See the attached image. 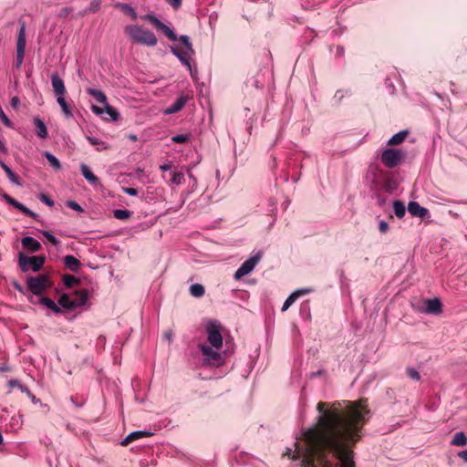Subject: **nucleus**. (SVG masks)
I'll list each match as a JSON object with an SVG mask.
<instances>
[{
    "instance_id": "obj_59",
    "label": "nucleus",
    "mask_w": 467,
    "mask_h": 467,
    "mask_svg": "<svg viewBox=\"0 0 467 467\" xmlns=\"http://www.w3.org/2000/svg\"><path fill=\"white\" fill-rule=\"evenodd\" d=\"M458 457L467 462V450L462 451L457 453Z\"/></svg>"
},
{
    "instance_id": "obj_22",
    "label": "nucleus",
    "mask_w": 467,
    "mask_h": 467,
    "mask_svg": "<svg viewBox=\"0 0 467 467\" xmlns=\"http://www.w3.org/2000/svg\"><path fill=\"white\" fill-rule=\"evenodd\" d=\"M65 266L72 272H78L80 267V262L74 255H66L63 258Z\"/></svg>"
},
{
    "instance_id": "obj_54",
    "label": "nucleus",
    "mask_w": 467,
    "mask_h": 467,
    "mask_svg": "<svg viewBox=\"0 0 467 467\" xmlns=\"http://www.w3.org/2000/svg\"><path fill=\"white\" fill-rule=\"evenodd\" d=\"M123 192L130 196L138 195V191L135 188H123Z\"/></svg>"
},
{
    "instance_id": "obj_10",
    "label": "nucleus",
    "mask_w": 467,
    "mask_h": 467,
    "mask_svg": "<svg viewBox=\"0 0 467 467\" xmlns=\"http://www.w3.org/2000/svg\"><path fill=\"white\" fill-rule=\"evenodd\" d=\"M141 19L149 21L156 29L161 31L171 41L174 42L178 39L174 31L167 25L163 24L157 16L151 14H146Z\"/></svg>"
},
{
    "instance_id": "obj_52",
    "label": "nucleus",
    "mask_w": 467,
    "mask_h": 467,
    "mask_svg": "<svg viewBox=\"0 0 467 467\" xmlns=\"http://www.w3.org/2000/svg\"><path fill=\"white\" fill-rule=\"evenodd\" d=\"M408 375L414 380L420 379V373L415 368H409L408 369Z\"/></svg>"
},
{
    "instance_id": "obj_4",
    "label": "nucleus",
    "mask_w": 467,
    "mask_h": 467,
    "mask_svg": "<svg viewBox=\"0 0 467 467\" xmlns=\"http://www.w3.org/2000/svg\"><path fill=\"white\" fill-rule=\"evenodd\" d=\"M179 39L182 47H171V52L181 61L182 65L187 67L191 76L194 78L195 74H197V69L192 67L191 61L195 52L191 43L190 37L186 35H182Z\"/></svg>"
},
{
    "instance_id": "obj_51",
    "label": "nucleus",
    "mask_w": 467,
    "mask_h": 467,
    "mask_svg": "<svg viewBox=\"0 0 467 467\" xmlns=\"http://www.w3.org/2000/svg\"><path fill=\"white\" fill-rule=\"evenodd\" d=\"M162 337L164 340H167L169 343L173 341V331L172 329H167L163 332Z\"/></svg>"
},
{
    "instance_id": "obj_49",
    "label": "nucleus",
    "mask_w": 467,
    "mask_h": 467,
    "mask_svg": "<svg viewBox=\"0 0 467 467\" xmlns=\"http://www.w3.org/2000/svg\"><path fill=\"white\" fill-rule=\"evenodd\" d=\"M38 199L49 207L54 206V202L46 194L41 193Z\"/></svg>"
},
{
    "instance_id": "obj_6",
    "label": "nucleus",
    "mask_w": 467,
    "mask_h": 467,
    "mask_svg": "<svg viewBox=\"0 0 467 467\" xmlns=\"http://www.w3.org/2000/svg\"><path fill=\"white\" fill-rule=\"evenodd\" d=\"M45 263L43 256H26L20 253L18 256V265L22 272L32 270L34 272L39 271Z\"/></svg>"
},
{
    "instance_id": "obj_48",
    "label": "nucleus",
    "mask_w": 467,
    "mask_h": 467,
    "mask_svg": "<svg viewBox=\"0 0 467 467\" xmlns=\"http://www.w3.org/2000/svg\"><path fill=\"white\" fill-rule=\"evenodd\" d=\"M188 177L191 180V183H190L191 190L188 192V194H190L191 192H194L197 188V179L194 177V175L191 171L188 172Z\"/></svg>"
},
{
    "instance_id": "obj_27",
    "label": "nucleus",
    "mask_w": 467,
    "mask_h": 467,
    "mask_svg": "<svg viewBox=\"0 0 467 467\" xmlns=\"http://www.w3.org/2000/svg\"><path fill=\"white\" fill-rule=\"evenodd\" d=\"M409 134L407 130H403L394 134L387 142L388 145H399L405 140Z\"/></svg>"
},
{
    "instance_id": "obj_38",
    "label": "nucleus",
    "mask_w": 467,
    "mask_h": 467,
    "mask_svg": "<svg viewBox=\"0 0 467 467\" xmlns=\"http://www.w3.org/2000/svg\"><path fill=\"white\" fill-rule=\"evenodd\" d=\"M113 215L119 220H127L130 217L131 213L129 210L116 209L113 212Z\"/></svg>"
},
{
    "instance_id": "obj_43",
    "label": "nucleus",
    "mask_w": 467,
    "mask_h": 467,
    "mask_svg": "<svg viewBox=\"0 0 467 467\" xmlns=\"http://www.w3.org/2000/svg\"><path fill=\"white\" fill-rule=\"evenodd\" d=\"M41 233L53 245L57 246L59 244L58 239L50 232L42 231Z\"/></svg>"
},
{
    "instance_id": "obj_1",
    "label": "nucleus",
    "mask_w": 467,
    "mask_h": 467,
    "mask_svg": "<svg viewBox=\"0 0 467 467\" xmlns=\"http://www.w3.org/2000/svg\"><path fill=\"white\" fill-rule=\"evenodd\" d=\"M317 410V425L304 430L285 454L301 467H355L351 446L361 439L369 418L366 400L320 401Z\"/></svg>"
},
{
    "instance_id": "obj_47",
    "label": "nucleus",
    "mask_w": 467,
    "mask_h": 467,
    "mask_svg": "<svg viewBox=\"0 0 467 467\" xmlns=\"http://www.w3.org/2000/svg\"><path fill=\"white\" fill-rule=\"evenodd\" d=\"M7 177L13 184H15L16 186L22 185V181H21L20 177L14 171H12L9 175H7Z\"/></svg>"
},
{
    "instance_id": "obj_33",
    "label": "nucleus",
    "mask_w": 467,
    "mask_h": 467,
    "mask_svg": "<svg viewBox=\"0 0 467 467\" xmlns=\"http://www.w3.org/2000/svg\"><path fill=\"white\" fill-rule=\"evenodd\" d=\"M58 304L61 307L67 308V309H74V304L72 301V297L68 296L67 294H63L59 299Z\"/></svg>"
},
{
    "instance_id": "obj_15",
    "label": "nucleus",
    "mask_w": 467,
    "mask_h": 467,
    "mask_svg": "<svg viewBox=\"0 0 467 467\" xmlns=\"http://www.w3.org/2000/svg\"><path fill=\"white\" fill-rule=\"evenodd\" d=\"M408 212L414 217L425 220L430 217V212L427 208L420 206L418 202L411 201L408 204Z\"/></svg>"
},
{
    "instance_id": "obj_58",
    "label": "nucleus",
    "mask_w": 467,
    "mask_h": 467,
    "mask_svg": "<svg viewBox=\"0 0 467 467\" xmlns=\"http://www.w3.org/2000/svg\"><path fill=\"white\" fill-rule=\"evenodd\" d=\"M167 2L175 8L182 5V0H167Z\"/></svg>"
},
{
    "instance_id": "obj_8",
    "label": "nucleus",
    "mask_w": 467,
    "mask_h": 467,
    "mask_svg": "<svg viewBox=\"0 0 467 467\" xmlns=\"http://www.w3.org/2000/svg\"><path fill=\"white\" fill-rule=\"evenodd\" d=\"M26 285L28 289L34 295H41L51 285V283L47 275H39L37 276L28 278Z\"/></svg>"
},
{
    "instance_id": "obj_32",
    "label": "nucleus",
    "mask_w": 467,
    "mask_h": 467,
    "mask_svg": "<svg viewBox=\"0 0 467 467\" xmlns=\"http://www.w3.org/2000/svg\"><path fill=\"white\" fill-rule=\"evenodd\" d=\"M393 211L395 215L401 219L404 217L406 213V207L401 201H394L393 202Z\"/></svg>"
},
{
    "instance_id": "obj_34",
    "label": "nucleus",
    "mask_w": 467,
    "mask_h": 467,
    "mask_svg": "<svg viewBox=\"0 0 467 467\" xmlns=\"http://www.w3.org/2000/svg\"><path fill=\"white\" fill-rule=\"evenodd\" d=\"M44 156L48 161L49 164L55 169V170H60L61 169V163L59 160L51 152L45 151Z\"/></svg>"
},
{
    "instance_id": "obj_25",
    "label": "nucleus",
    "mask_w": 467,
    "mask_h": 467,
    "mask_svg": "<svg viewBox=\"0 0 467 467\" xmlns=\"http://www.w3.org/2000/svg\"><path fill=\"white\" fill-rule=\"evenodd\" d=\"M87 92L92 96L99 103L103 104L104 106L108 104L107 96L105 93L99 89L88 88Z\"/></svg>"
},
{
    "instance_id": "obj_23",
    "label": "nucleus",
    "mask_w": 467,
    "mask_h": 467,
    "mask_svg": "<svg viewBox=\"0 0 467 467\" xmlns=\"http://www.w3.org/2000/svg\"><path fill=\"white\" fill-rule=\"evenodd\" d=\"M114 7L120 9L125 15L129 16L133 20L138 17L136 10L129 4L118 2L114 5Z\"/></svg>"
},
{
    "instance_id": "obj_7",
    "label": "nucleus",
    "mask_w": 467,
    "mask_h": 467,
    "mask_svg": "<svg viewBox=\"0 0 467 467\" xmlns=\"http://www.w3.org/2000/svg\"><path fill=\"white\" fill-rule=\"evenodd\" d=\"M404 153L398 149H386L380 155V161L387 168L392 169L400 165Z\"/></svg>"
},
{
    "instance_id": "obj_35",
    "label": "nucleus",
    "mask_w": 467,
    "mask_h": 467,
    "mask_svg": "<svg viewBox=\"0 0 467 467\" xmlns=\"http://www.w3.org/2000/svg\"><path fill=\"white\" fill-rule=\"evenodd\" d=\"M204 286L201 284H192L190 286V294L194 297H201L204 295Z\"/></svg>"
},
{
    "instance_id": "obj_17",
    "label": "nucleus",
    "mask_w": 467,
    "mask_h": 467,
    "mask_svg": "<svg viewBox=\"0 0 467 467\" xmlns=\"http://www.w3.org/2000/svg\"><path fill=\"white\" fill-rule=\"evenodd\" d=\"M313 292L312 288H300L295 290L293 293H291L288 297L285 300L283 306H282V312L286 311L294 303L295 301L304 295L309 294Z\"/></svg>"
},
{
    "instance_id": "obj_30",
    "label": "nucleus",
    "mask_w": 467,
    "mask_h": 467,
    "mask_svg": "<svg viewBox=\"0 0 467 467\" xmlns=\"http://www.w3.org/2000/svg\"><path fill=\"white\" fill-rule=\"evenodd\" d=\"M451 444L453 446H465L467 445V436L463 431H458L454 434Z\"/></svg>"
},
{
    "instance_id": "obj_41",
    "label": "nucleus",
    "mask_w": 467,
    "mask_h": 467,
    "mask_svg": "<svg viewBox=\"0 0 467 467\" xmlns=\"http://www.w3.org/2000/svg\"><path fill=\"white\" fill-rule=\"evenodd\" d=\"M101 6V1L100 0H92L89 3L88 7L84 11V13H94L99 10Z\"/></svg>"
},
{
    "instance_id": "obj_24",
    "label": "nucleus",
    "mask_w": 467,
    "mask_h": 467,
    "mask_svg": "<svg viewBox=\"0 0 467 467\" xmlns=\"http://www.w3.org/2000/svg\"><path fill=\"white\" fill-rule=\"evenodd\" d=\"M185 97H179L169 108L165 109L166 114H172L180 111L186 104Z\"/></svg>"
},
{
    "instance_id": "obj_61",
    "label": "nucleus",
    "mask_w": 467,
    "mask_h": 467,
    "mask_svg": "<svg viewBox=\"0 0 467 467\" xmlns=\"http://www.w3.org/2000/svg\"><path fill=\"white\" fill-rule=\"evenodd\" d=\"M27 396H28L29 399H31L33 403L39 402V400H37L31 392H30V395H27Z\"/></svg>"
},
{
    "instance_id": "obj_28",
    "label": "nucleus",
    "mask_w": 467,
    "mask_h": 467,
    "mask_svg": "<svg viewBox=\"0 0 467 467\" xmlns=\"http://www.w3.org/2000/svg\"><path fill=\"white\" fill-rule=\"evenodd\" d=\"M39 304L45 306L47 308L52 310L54 313L58 314L61 313V308L57 306L52 299L42 296L39 298Z\"/></svg>"
},
{
    "instance_id": "obj_18",
    "label": "nucleus",
    "mask_w": 467,
    "mask_h": 467,
    "mask_svg": "<svg viewBox=\"0 0 467 467\" xmlns=\"http://www.w3.org/2000/svg\"><path fill=\"white\" fill-rule=\"evenodd\" d=\"M88 295H89V293H88V290H87V289H81V290L76 291V293L74 294V296L72 297V301L74 304V309L85 306L88 302Z\"/></svg>"
},
{
    "instance_id": "obj_5",
    "label": "nucleus",
    "mask_w": 467,
    "mask_h": 467,
    "mask_svg": "<svg viewBox=\"0 0 467 467\" xmlns=\"http://www.w3.org/2000/svg\"><path fill=\"white\" fill-rule=\"evenodd\" d=\"M51 84L54 94L57 98V102L61 108L63 114L66 118H71L73 116V112L70 106L67 104L65 99L66 87L64 84V80L60 78L57 76V74H53L51 76Z\"/></svg>"
},
{
    "instance_id": "obj_14",
    "label": "nucleus",
    "mask_w": 467,
    "mask_h": 467,
    "mask_svg": "<svg viewBox=\"0 0 467 467\" xmlns=\"http://www.w3.org/2000/svg\"><path fill=\"white\" fill-rule=\"evenodd\" d=\"M3 200L8 203L9 205L13 206L14 208L19 210L20 212L24 213L25 214L36 218L37 214L28 209L26 206H25L23 203L17 202L16 199L11 197L9 194L4 192L1 194Z\"/></svg>"
},
{
    "instance_id": "obj_53",
    "label": "nucleus",
    "mask_w": 467,
    "mask_h": 467,
    "mask_svg": "<svg viewBox=\"0 0 467 467\" xmlns=\"http://www.w3.org/2000/svg\"><path fill=\"white\" fill-rule=\"evenodd\" d=\"M379 230L381 234H386L389 231V224L385 221H380L379 223Z\"/></svg>"
},
{
    "instance_id": "obj_26",
    "label": "nucleus",
    "mask_w": 467,
    "mask_h": 467,
    "mask_svg": "<svg viewBox=\"0 0 467 467\" xmlns=\"http://www.w3.org/2000/svg\"><path fill=\"white\" fill-rule=\"evenodd\" d=\"M150 435H151V433L145 431H135L130 432L128 436H126V438L121 441V444L127 445L131 441Z\"/></svg>"
},
{
    "instance_id": "obj_50",
    "label": "nucleus",
    "mask_w": 467,
    "mask_h": 467,
    "mask_svg": "<svg viewBox=\"0 0 467 467\" xmlns=\"http://www.w3.org/2000/svg\"><path fill=\"white\" fill-rule=\"evenodd\" d=\"M331 52L334 53L336 57H342L344 56L345 50L343 47L337 46L334 48H331Z\"/></svg>"
},
{
    "instance_id": "obj_57",
    "label": "nucleus",
    "mask_w": 467,
    "mask_h": 467,
    "mask_svg": "<svg viewBox=\"0 0 467 467\" xmlns=\"http://www.w3.org/2000/svg\"><path fill=\"white\" fill-rule=\"evenodd\" d=\"M171 161H168L166 163H163L160 166V169L162 171H170L171 169Z\"/></svg>"
},
{
    "instance_id": "obj_13",
    "label": "nucleus",
    "mask_w": 467,
    "mask_h": 467,
    "mask_svg": "<svg viewBox=\"0 0 467 467\" xmlns=\"http://www.w3.org/2000/svg\"><path fill=\"white\" fill-rule=\"evenodd\" d=\"M384 171L377 163H370L366 174V180L372 187H376L379 180L384 177Z\"/></svg>"
},
{
    "instance_id": "obj_44",
    "label": "nucleus",
    "mask_w": 467,
    "mask_h": 467,
    "mask_svg": "<svg viewBox=\"0 0 467 467\" xmlns=\"http://www.w3.org/2000/svg\"><path fill=\"white\" fill-rule=\"evenodd\" d=\"M0 119L2 121V123L8 127V128H14V124L13 122L8 119V117L5 115V113L4 112L2 107H0Z\"/></svg>"
},
{
    "instance_id": "obj_60",
    "label": "nucleus",
    "mask_w": 467,
    "mask_h": 467,
    "mask_svg": "<svg viewBox=\"0 0 467 467\" xmlns=\"http://www.w3.org/2000/svg\"><path fill=\"white\" fill-rule=\"evenodd\" d=\"M19 104V99L17 97H13L11 99V105L16 108Z\"/></svg>"
},
{
    "instance_id": "obj_3",
    "label": "nucleus",
    "mask_w": 467,
    "mask_h": 467,
    "mask_svg": "<svg viewBox=\"0 0 467 467\" xmlns=\"http://www.w3.org/2000/svg\"><path fill=\"white\" fill-rule=\"evenodd\" d=\"M124 34L132 43L146 47H155L158 42L153 32L136 24L125 26Z\"/></svg>"
},
{
    "instance_id": "obj_31",
    "label": "nucleus",
    "mask_w": 467,
    "mask_h": 467,
    "mask_svg": "<svg viewBox=\"0 0 467 467\" xmlns=\"http://www.w3.org/2000/svg\"><path fill=\"white\" fill-rule=\"evenodd\" d=\"M87 140L99 151L107 150L109 148V145L105 141H102V140H99L98 138H95V137H92V136H87Z\"/></svg>"
},
{
    "instance_id": "obj_40",
    "label": "nucleus",
    "mask_w": 467,
    "mask_h": 467,
    "mask_svg": "<svg viewBox=\"0 0 467 467\" xmlns=\"http://www.w3.org/2000/svg\"><path fill=\"white\" fill-rule=\"evenodd\" d=\"M350 95V91L348 89H337L335 92L333 99L339 103L343 100L344 98L348 97Z\"/></svg>"
},
{
    "instance_id": "obj_39",
    "label": "nucleus",
    "mask_w": 467,
    "mask_h": 467,
    "mask_svg": "<svg viewBox=\"0 0 467 467\" xmlns=\"http://www.w3.org/2000/svg\"><path fill=\"white\" fill-rule=\"evenodd\" d=\"M105 112L111 118L112 120L116 121L119 118V111L110 106L109 103L105 105Z\"/></svg>"
},
{
    "instance_id": "obj_45",
    "label": "nucleus",
    "mask_w": 467,
    "mask_h": 467,
    "mask_svg": "<svg viewBox=\"0 0 467 467\" xmlns=\"http://www.w3.org/2000/svg\"><path fill=\"white\" fill-rule=\"evenodd\" d=\"M66 205H67V207H68L76 212H78V213L83 212V208L77 202H75L73 200L67 201Z\"/></svg>"
},
{
    "instance_id": "obj_16",
    "label": "nucleus",
    "mask_w": 467,
    "mask_h": 467,
    "mask_svg": "<svg viewBox=\"0 0 467 467\" xmlns=\"http://www.w3.org/2000/svg\"><path fill=\"white\" fill-rule=\"evenodd\" d=\"M423 313L428 315H439L442 311V306L440 299L431 298L426 299L423 302Z\"/></svg>"
},
{
    "instance_id": "obj_62",
    "label": "nucleus",
    "mask_w": 467,
    "mask_h": 467,
    "mask_svg": "<svg viewBox=\"0 0 467 467\" xmlns=\"http://www.w3.org/2000/svg\"><path fill=\"white\" fill-rule=\"evenodd\" d=\"M276 166V160L275 158L273 159V168H275Z\"/></svg>"
},
{
    "instance_id": "obj_2",
    "label": "nucleus",
    "mask_w": 467,
    "mask_h": 467,
    "mask_svg": "<svg viewBox=\"0 0 467 467\" xmlns=\"http://www.w3.org/2000/svg\"><path fill=\"white\" fill-rule=\"evenodd\" d=\"M222 326L217 320H208L205 324L206 339L197 346L200 362L205 368H219L225 364L226 351L223 350Z\"/></svg>"
},
{
    "instance_id": "obj_12",
    "label": "nucleus",
    "mask_w": 467,
    "mask_h": 467,
    "mask_svg": "<svg viewBox=\"0 0 467 467\" xmlns=\"http://www.w3.org/2000/svg\"><path fill=\"white\" fill-rule=\"evenodd\" d=\"M26 50V36H25V26L22 25L18 33L17 43H16V66L19 68L23 62Z\"/></svg>"
},
{
    "instance_id": "obj_63",
    "label": "nucleus",
    "mask_w": 467,
    "mask_h": 467,
    "mask_svg": "<svg viewBox=\"0 0 467 467\" xmlns=\"http://www.w3.org/2000/svg\"><path fill=\"white\" fill-rule=\"evenodd\" d=\"M131 140H136V136L135 135H132L130 136Z\"/></svg>"
},
{
    "instance_id": "obj_37",
    "label": "nucleus",
    "mask_w": 467,
    "mask_h": 467,
    "mask_svg": "<svg viewBox=\"0 0 467 467\" xmlns=\"http://www.w3.org/2000/svg\"><path fill=\"white\" fill-rule=\"evenodd\" d=\"M9 386L11 388H17L18 389L21 390V392L26 393V395H30V390L28 389V388L23 385L18 379H11L9 381Z\"/></svg>"
},
{
    "instance_id": "obj_20",
    "label": "nucleus",
    "mask_w": 467,
    "mask_h": 467,
    "mask_svg": "<svg viewBox=\"0 0 467 467\" xmlns=\"http://www.w3.org/2000/svg\"><path fill=\"white\" fill-rule=\"evenodd\" d=\"M21 244L24 248L32 253L38 252L41 249V244L31 236L23 237Z\"/></svg>"
},
{
    "instance_id": "obj_36",
    "label": "nucleus",
    "mask_w": 467,
    "mask_h": 467,
    "mask_svg": "<svg viewBox=\"0 0 467 467\" xmlns=\"http://www.w3.org/2000/svg\"><path fill=\"white\" fill-rule=\"evenodd\" d=\"M170 182L174 185H182L185 182V176L182 172H173Z\"/></svg>"
},
{
    "instance_id": "obj_56",
    "label": "nucleus",
    "mask_w": 467,
    "mask_h": 467,
    "mask_svg": "<svg viewBox=\"0 0 467 467\" xmlns=\"http://www.w3.org/2000/svg\"><path fill=\"white\" fill-rule=\"evenodd\" d=\"M0 166L1 168L4 170V171L5 172L6 176L9 175L13 171L5 164V161H3L2 160H0Z\"/></svg>"
},
{
    "instance_id": "obj_46",
    "label": "nucleus",
    "mask_w": 467,
    "mask_h": 467,
    "mask_svg": "<svg viewBox=\"0 0 467 467\" xmlns=\"http://www.w3.org/2000/svg\"><path fill=\"white\" fill-rule=\"evenodd\" d=\"M190 139L187 134H177L171 138V140L176 143H183L188 141Z\"/></svg>"
},
{
    "instance_id": "obj_11",
    "label": "nucleus",
    "mask_w": 467,
    "mask_h": 467,
    "mask_svg": "<svg viewBox=\"0 0 467 467\" xmlns=\"http://www.w3.org/2000/svg\"><path fill=\"white\" fill-rule=\"evenodd\" d=\"M260 259H261L260 254L252 255L248 259H246L240 265V267L235 271L234 275V279L239 280L242 277L250 274L254 269V267L257 265Z\"/></svg>"
},
{
    "instance_id": "obj_9",
    "label": "nucleus",
    "mask_w": 467,
    "mask_h": 467,
    "mask_svg": "<svg viewBox=\"0 0 467 467\" xmlns=\"http://www.w3.org/2000/svg\"><path fill=\"white\" fill-rule=\"evenodd\" d=\"M141 19L149 21L156 29L161 31L171 41L174 42L178 39L174 31L167 25L163 24L157 16L151 14H146Z\"/></svg>"
},
{
    "instance_id": "obj_29",
    "label": "nucleus",
    "mask_w": 467,
    "mask_h": 467,
    "mask_svg": "<svg viewBox=\"0 0 467 467\" xmlns=\"http://www.w3.org/2000/svg\"><path fill=\"white\" fill-rule=\"evenodd\" d=\"M23 416L19 413L11 417L8 428L11 431L16 432L23 424Z\"/></svg>"
},
{
    "instance_id": "obj_19",
    "label": "nucleus",
    "mask_w": 467,
    "mask_h": 467,
    "mask_svg": "<svg viewBox=\"0 0 467 467\" xmlns=\"http://www.w3.org/2000/svg\"><path fill=\"white\" fill-rule=\"evenodd\" d=\"M33 123L36 128V135L39 139L46 140L48 137V131L45 122L39 117H35L33 119Z\"/></svg>"
},
{
    "instance_id": "obj_55",
    "label": "nucleus",
    "mask_w": 467,
    "mask_h": 467,
    "mask_svg": "<svg viewBox=\"0 0 467 467\" xmlns=\"http://www.w3.org/2000/svg\"><path fill=\"white\" fill-rule=\"evenodd\" d=\"M91 110L96 114V115H102L104 112H105V109H103L102 108H99L96 105H92L91 106Z\"/></svg>"
},
{
    "instance_id": "obj_42",
    "label": "nucleus",
    "mask_w": 467,
    "mask_h": 467,
    "mask_svg": "<svg viewBox=\"0 0 467 467\" xmlns=\"http://www.w3.org/2000/svg\"><path fill=\"white\" fill-rule=\"evenodd\" d=\"M64 284L67 287H72L74 285L78 284L79 281L74 275H65L63 277Z\"/></svg>"
},
{
    "instance_id": "obj_21",
    "label": "nucleus",
    "mask_w": 467,
    "mask_h": 467,
    "mask_svg": "<svg viewBox=\"0 0 467 467\" xmlns=\"http://www.w3.org/2000/svg\"><path fill=\"white\" fill-rule=\"evenodd\" d=\"M80 171L83 177L92 185H97L99 183V178L94 175L90 168L86 164L80 165Z\"/></svg>"
}]
</instances>
